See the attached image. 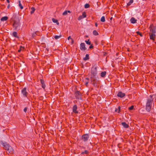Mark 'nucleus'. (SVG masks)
<instances>
[{
  "label": "nucleus",
  "mask_w": 156,
  "mask_h": 156,
  "mask_svg": "<svg viewBox=\"0 0 156 156\" xmlns=\"http://www.w3.org/2000/svg\"><path fill=\"white\" fill-rule=\"evenodd\" d=\"M93 45L91 44L89 48L90 49H91V48H93Z\"/></svg>",
  "instance_id": "obj_40"
},
{
  "label": "nucleus",
  "mask_w": 156,
  "mask_h": 156,
  "mask_svg": "<svg viewBox=\"0 0 156 156\" xmlns=\"http://www.w3.org/2000/svg\"><path fill=\"white\" fill-rule=\"evenodd\" d=\"M136 33L137 34H139V35H140V36H141V37H142L143 36V35L139 31H137L136 32Z\"/></svg>",
  "instance_id": "obj_33"
},
{
  "label": "nucleus",
  "mask_w": 156,
  "mask_h": 156,
  "mask_svg": "<svg viewBox=\"0 0 156 156\" xmlns=\"http://www.w3.org/2000/svg\"><path fill=\"white\" fill-rule=\"evenodd\" d=\"M125 93H122V92L120 91L119 92L117 96L119 97H120L121 98H122L125 96Z\"/></svg>",
  "instance_id": "obj_13"
},
{
  "label": "nucleus",
  "mask_w": 156,
  "mask_h": 156,
  "mask_svg": "<svg viewBox=\"0 0 156 156\" xmlns=\"http://www.w3.org/2000/svg\"><path fill=\"white\" fill-rule=\"evenodd\" d=\"M72 40V42H73V39H71Z\"/></svg>",
  "instance_id": "obj_48"
},
{
  "label": "nucleus",
  "mask_w": 156,
  "mask_h": 156,
  "mask_svg": "<svg viewBox=\"0 0 156 156\" xmlns=\"http://www.w3.org/2000/svg\"><path fill=\"white\" fill-rule=\"evenodd\" d=\"M6 1H7V2L8 3H9L10 2H9V0H6Z\"/></svg>",
  "instance_id": "obj_45"
},
{
  "label": "nucleus",
  "mask_w": 156,
  "mask_h": 156,
  "mask_svg": "<svg viewBox=\"0 0 156 156\" xmlns=\"http://www.w3.org/2000/svg\"><path fill=\"white\" fill-rule=\"evenodd\" d=\"M67 12L70 13V11H67Z\"/></svg>",
  "instance_id": "obj_46"
},
{
  "label": "nucleus",
  "mask_w": 156,
  "mask_h": 156,
  "mask_svg": "<svg viewBox=\"0 0 156 156\" xmlns=\"http://www.w3.org/2000/svg\"><path fill=\"white\" fill-rule=\"evenodd\" d=\"M42 87L43 88H44L45 87V85L44 83L42 84Z\"/></svg>",
  "instance_id": "obj_39"
},
{
  "label": "nucleus",
  "mask_w": 156,
  "mask_h": 156,
  "mask_svg": "<svg viewBox=\"0 0 156 156\" xmlns=\"http://www.w3.org/2000/svg\"><path fill=\"white\" fill-rule=\"evenodd\" d=\"M83 16L82 17V16H80L78 18V20H81V19H83Z\"/></svg>",
  "instance_id": "obj_35"
},
{
  "label": "nucleus",
  "mask_w": 156,
  "mask_h": 156,
  "mask_svg": "<svg viewBox=\"0 0 156 156\" xmlns=\"http://www.w3.org/2000/svg\"><path fill=\"white\" fill-rule=\"evenodd\" d=\"M19 6L21 9L23 8V7L21 4V1L20 0L19 1Z\"/></svg>",
  "instance_id": "obj_21"
},
{
  "label": "nucleus",
  "mask_w": 156,
  "mask_h": 156,
  "mask_svg": "<svg viewBox=\"0 0 156 156\" xmlns=\"http://www.w3.org/2000/svg\"><path fill=\"white\" fill-rule=\"evenodd\" d=\"M112 17L111 18H110V20H112Z\"/></svg>",
  "instance_id": "obj_49"
},
{
  "label": "nucleus",
  "mask_w": 156,
  "mask_h": 156,
  "mask_svg": "<svg viewBox=\"0 0 156 156\" xmlns=\"http://www.w3.org/2000/svg\"><path fill=\"white\" fill-rule=\"evenodd\" d=\"M8 17L7 16H5L2 17L1 20L2 21H6L8 20Z\"/></svg>",
  "instance_id": "obj_16"
},
{
  "label": "nucleus",
  "mask_w": 156,
  "mask_h": 156,
  "mask_svg": "<svg viewBox=\"0 0 156 156\" xmlns=\"http://www.w3.org/2000/svg\"><path fill=\"white\" fill-rule=\"evenodd\" d=\"M27 107H25L23 109V111L25 112H26L27 111Z\"/></svg>",
  "instance_id": "obj_38"
},
{
  "label": "nucleus",
  "mask_w": 156,
  "mask_h": 156,
  "mask_svg": "<svg viewBox=\"0 0 156 156\" xmlns=\"http://www.w3.org/2000/svg\"><path fill=\"white\" fill-rule=\"evenodd\" d=\"M62 37L61 35H60L59 36L55 35L54 36V38L55 39H57L59 38H60Z\"/></svg>",
  "instance_id": "obj_27"
},
{
  "label": "nucleus",
  "mask_w": 156,
  "mask_h": 156,
  "mask_svg": "<svg viewBox=\"0 0 156 156\" xmlns=\"http://www.w3.org/2000/svg\"><path fill=\"white\" fill-rule=\"evenodd\" d=\"M31 14H32L34 13V12L35 10V9L34 8L32 7L31 8Z\"/></svg>",
  "instance_id": "obj_25"
},
{
  "label": "nucleus",
  "mask_w": 156,
  "mask_h": 156,
  "mask_svg": "<svg viewBox=\"0 0 156 156\" xmlns=\"http://www.w3.org/2000/svg\"><path fill=\"white\" fill-rule=\"evenodd\" d=\"M93 34L94 35H98V33L96 30H94L93 31Z\"/></svg>",
  "instance_id": "obj_24"
},
{
  "label": "nucleus",
  "mask_w": 156,
  "mask_h": 156,
  "mask_svg": "<svg viewBox=\"0 0 156 156\" xmlns=\"http://www.w3.org/2000/svg\"><path fill=\"white\" fill-rule=\"evenodd\" d=\"M105 19L104 16H102L101 19V22H104L105 21Z\"/></svg>",
  "instance_id": "obj_22"
},
{
  "label": "nucleus",
  "mask_w": 156,
  "mask_h": 156,
  "mask_svg": "<svg viewBox=\"0 0 156 156\" xmlns=\"http://www.w3.org/2000/svg\"><path fill=\"white\" fill-rule=\"evenodd\" d=\"M1 144L5 149L9 153L12 154L13 153V150L12 147L6 142H1Z\"/></svg>",
  "instance_id": "obj_1"
},
{
  "label": "nucleus",
  "mask_w": 156,
  "mask_h": 156,
  "mask_svg": "<svg viewBox=\"0 0 156 156\" xmlns=\"http://www.w3.org/2000/svg\"><path fill=\"white\" fill-rule=\"evenodd\" d=\"M9 7H10V5H9H9H8L7 6V8H8V9H9Z\"/></svg>",
  "instance_id": "obj_43"
},
{
  "label": "nucleus",
  "mask_w": 156,
  "mask_h": 156,
  "mask_svg": "<svg viewBox=\"0 0 156 156\" xmlns=\"http://www.w3.org/2000/svg\"><path fill=\"white\" fill-rule=\"evenodd\" d=\"M80 49L81 50L85 51L87 49L85 47V45L84 43H82L80 44Z\"/></svg>",
  "instance_id": "obj_10"
},
{
  "label": "nucleus",
  "mask_w": 156,
  "mask_h": 156,
  "mask_svg": "<svg viewBox=\"0 0 156 156\" xmlns=\"http://www.w3.org/2000/svg\"><path fill=\"white\" fill-rule=\"evenodd\" d=\"M149 36H150V39L152 40L153 41H154L155 40V37L156 36L155 34L149 33Z\"/></svg>",
  "instance_id": "obj_11"
},
{
  "label": "nucleus",
  "mask_w": 156,
  "mask_h": 156,
  "mask_svg": "<svg viewBox=\"0 0 156 156\" xmlns=\"http://www.w3.org/2000/svg\"><path fill=\"white\" fill-rule=\"evenodd\" d=\"M133 0H130L129 2L127 3V5L129 6L133 2Z\"/></svg>",
  "instance_id": "obj_23"
},
{
  "label": "nucleus",
  "mask_w": 156,
  "mask_h": 156,
  "mask_svg": "<svg viewBox=\"0 0 156 156\" xmlns=\"http://www.w3.org/2000/svg\"><path fill=\"white\" fill-rule=\"evenodd\" d=\"M26 90L27 88L24 87L21 90L22 93L24 97H27L28 94V93L27 92Z\"/></svg>",
  "instance_id": "obj_9"
},
{
  "label": "nucleus",
  "mask_w": 156,
  "mask_h": 156,
  "mask_svg": "<svg viewBox=\"0 0 156 156\" xmlns=\"http://www.w3.org/2000/svg\"><path fill=\"white\" fill-rule=\"evenodd\" d=\"M106 74V71L102 72L101 73V76L102 77H105Z\"/></svg>",
  "instance_id": "obj_17"
},
{
  "label": "nucleus",
  "mask_w": 156,
  "mask_h": 156,
  "mask_svg": "<svg viewBox=\"0 0 156 156\" xmlns=\"http://www.w3.org/2000/svg\"><path fill=\"white\" fill-rule=\"evenodd\" d=\"M69 39H72L71 38V37L70 36H69L68 37V40H69Z\"/></svg>",
  "instance_id": "obj_42"
},
{
  "label": "nucleus",
  "mask_w": 156,
  "mask_h": 156,
  "mask_svg": "<svg viewBox=\"0 0 156 156\" xmlns=\"http://www.w3.org/2000/svg\"><path fill=\"white\" fill-rule=\"evenodd\" d=\"M121 124L124 128H128L129 127L128 124L126 123L125 122H122L121 123Z\"/></svg>",
  "instance_id": "obj_14"
},
{
  "label": "nucleus",
  "mask_w": 156,
  "mask_h": 156,
  "mask_svg": "<svg viewBox=\"0 0 156 156\" xmlns=\"http://www.w3.org/2000/svg\"><path fill=\"white\" fill-rule=\"evenodd\" d=\"M130 22L132 23H135L137 21L134 18L132 17L130 19Z\"/></svg>",
  "instance_id": "obj_15"
},
{
  "label": "nucleus",
  "mask_w": 156,
  "mask_h": 156,
  "mask_svg": "<svg viewBox=\"0 0 156 156\" xmlns=\"http://www.w3.org/2000/svg\"><path fill=\"white\" fill-rule=\"evenodd\" d=\"M85 41L86 43V44H88L90 45L91 44L90 42L89 41V40H88L87 41L86 40V41Z\"/></svg>",
  "instance_id": "obj_32"
},
{
  "label": "nucleus",
  "mask_w": 156,
  "mask_h": 156,
  "mask_svg": "<svg viewBox=\"0 0 156 156\" xmlns=\"http://www.w3.org/2000/svg\"><path fill=\"white\" fill-rule=\"evenodd\" d=\"M90 7V5L88 4H86L84 5V7L85 8H87Z\"/></svg>",
  "instance_id": "obj_30"
},
{
  "label": "nucleus",
  "mask_w": 156,
  "mask_h": 156,
  "mask_svg": "<svg viewBox=\"0 0 156 156\" xmlns=\"http://www.w3.org/2000/svg\"><path fill=\"white\" fill-rule=\"evenodd\" d=\"M120 111V106H119L118 108V109L115 108V112H117L118 113H119Z\"/></svg>",
  "instance_id": "obj_26"
},
{
  "label": "nucleus",
  "mask_w": 156,
  "mask_h": 156,
  "mask_svg": "<svg viewBox=\"0 0 156 156\" xmlns=\"http://www.w3.org/2000/svg\"><path fill=\"white\" fill-rule=\"evenodd\" d=\"M67 14V11H64L62 13V15H66Z\"/></svg>",
  "instance_id": "obj_36"
},
{
  "label": "nucleus",
  "mask_w": 156,
  "mask_h": 156,
  "mask_svg": "<svg viewBox=\"0 0 156 156\" xmlns=\"http://www.w3.org/2000/svg\"><path fill=\"white\" fill-rule=\"evenodd\" d=\"M40 81H41V84H43L44 83V81L43 80H42V79H41Z\"/></svg>",
  "instance_id": "obj_37"
},
{
  "label": "nucleus",
  "mask_w": 156,
  "mask_h": 156,
  "mask_svg": "<svg viewBox=\"0 0 156 156\" xmlns=\"http://www.w3.org/2000/svg\"><path fill=\"white\" fill-rule=\"evenodd\" d=\"M77 107L76 105H74L73 107V112L76 114L78 113V112L77 110Z\"/></svg>",
  "instance_id": "obj_12"
},
{
  "label": "nucleus",
  "mask_w": 156,
  "mask_h": 156,
  "mask_svg": "<svg viewBox=\"0 0 156 156\" xmlns=\"http://www.w3.org/2000/svg\"><path fill=\"white\" fill-rule=\"evenodd\" d=\"M52 20L53 23H56L58 25H59V23L57 20H56L54 18H52Z\"/></svg>",
  "instance_id": "obj_18"
},
{
  "label": "nucleus",
  "mask_w": 156,
  "mask_h": 156,
  "mask_svg": "<svg viewBox=\"0 0 156 156\" xmlns=\"http://www.w3.org/2000/svg\"><path fill=\"white\" fill-rule=\"evenodd\" d=\"M95 26L96 27H97L98 26V24H97V23H95Z\"/></svg>",
  "instance_id": "obj_44"
},
{
  "label": "nucleus",
  "mask_w": 156,
  "mask_h": 156,
  "mask_svg": "<svg viewBox=\"0 0 156 156\" xmlns=\"http://www.w3.org/2000/svg\"><path fill=\"white\" fill-rule=\"evenodd\" d=\"M24 48L22 46H20V49L18 50V52H20Z\"/></svg>",
  "instance_id": "obj_31"
},
{
  "label": "nucleus",
  "mask_w": 156,
  "mask_h": 156,
  "mask_svg": "<svg viewBox=\"0 0 156 156\" xmlns=\"http://www.w3.org/2000/svg\"><path fill=\"white\" fill-rule=\"evenodd\" d=\"M88 153V151L87 150H85L83 152L81 153L82 154H87Z\"/></svg>",
  "instance_id": "obj_28"
},
{
  "label": "nucleus",
  "mask_w": 156,
  "mask_h": 156,
  "mask_svg": "<svg viewBox=\"0 0 156 156\" xmlns=\"http://www.w3.org/2000/svg\"><path fill=\"white\" fill-rule=\"evenodd\" d=\"M81 16L82 17L83 16V18L86 17V12H83L82 13V15Z\"/></svg>",
  "instance_id": "obj_29"
},
{
  "label": "nucleus",
  "mask_w": 156,
  "mask_h": 156,
  "mask_svg": "<svg viewBox=\"0 0 156 156\" xmlns=\"http://www.w3.org/2000/svg\"><path fill=\"white\" fill-rule=\"evenodd\" d=\"M88 82H87L86 83L85 85H86V86H87V85H88Z\"/></svg>",
  "instance_id": "obj_41"
},
{
  "label": "nucleus",
  "mask_w": 156,
  "mask_h": 156,
  "mask_svg": "<svg viewBox=\"0 0 156 156\" xmlns=\"http://www.w3.org/2000/svg\"><path fill=\"white\" fill-rule=\"evenodd\" d=\"M13 27L14 30H19L20 28V20H18L14 21V23L13 24Z\"/></svg>",
  "instance_id": "obj_3"
},
{
  "label": "nucleus",
  "mask_w": 156,
  "mask_h": 156,
  "mask_svg": "<svg viewBox=\"0 0 156 156\" xmlns=\"http://www.w3.org/2000/svg\"><path fill=\"white\" fill-rule=\"evenodd\" d=\"M152 97L151 95L150 96V98L147 99L146 104V110L148 112H149L151 110V105L153 101Z\"/></svg>",
  "instance_id": "obj_2"
},
{
  "label": "nucleus",
  "mask_w": 156,
  "mask_h": 156,
  "mask_svg": "<svg viewBox=\"0 0 156 156\" xmlns=\"http://www.w3.org/2000/svg\"><path fill=\"white\" fill-rule=\"evenodd\" d=\"M149 28L150 29V32L149 33H151L152 34H155L156 33V26H154L153 24L150 25L149 27Z\"/></svg>",
  "instance_id": "obj_6"
},
{
  "label": "nucleus",
  "mask_w": 156,
  "mask_h": 156,
  "mask_svg": "<svg viewBox=\"0 0 156 156\" xmlns=\"http://www.w3.org/2000/svg\"><path fill=\"white\" fill-rule=\"evenodd\" d=\"M89 58L88 54H87L86 55V57L83 58V60L84 61L88 60Z\"/></svg>",
  "instance_id": "obj_19"
},
{
  "label": "nucleus",
  "mask_w": 156,
  "mask_h": 156,
  "mask_svg": "<svg viewBox=\"0 0 156 156\" xmlns=\"http://www.w3.org/2000/svg\"><path fill=\"white\" fill-rule=\"evenodd\" d=\"M91 83L95 87H97V84L99 83V81L97 80L96 77H90Z\"/></svg>",
  "instance_id": "obj_5"
},
{
  "label": "nucleus",
  "mask_w": 156,
  "mask_h": 156,
  "mask_svg": "<svg viewBox=\"0 0 156 156\" xmlns=\"http://www.w3.org/2000/svg\"><path fill=\"white\" fill-rule=\"evenodd\" d=\"M90 73V77H96L97 73L96 67L94 66L91 68Z\"/></svg>",
  "instance_id": "obj_4"
},
{
  "label": "nucleus",
  "mask_w": 156,
  "mask_h": 156,
  "mask_svg": "<svg viewBox=\"0 0 156 156\" xmlns=\"http://www.w3.org/2000/svg\"><path fill=\"white\" fill-rule=\"evenodd\" d=\"M134 106L133 105H132L129 108V110H132Z\"/></svg>",
  "instance_id": "obj_34"
},
{
  "label": "nucleus",
  "mask_w": 156,
  "mask_h": 156,
  "mask_svg": "<svg viewBox=\"0 0 156 156\" xmlns=\"http://www.w3.org/2000/svg\"><path fill=\"white\" fill-rule=\"evenodd\" d=\"M86 80H89V78H86Z\"/></svg>",
  "instance_id": "obj_47"
},
{
  "label": "nucleus",
  "mask_w": 156,
  "mask_h": 156,
  "mask_svg": "<svg viewBox=\"0 0 156 156\" xmlns=\"http://www.w3.org/2000/svg\"><path fill=\"white\" fill-rule=\"evenodd\" d=\"M13 36L15 37L18 38L17 33L16 32H14L12 33Z\"/></svg>",
  "instance_id": "obj_20"
},
{
  "label": "nucleus",
  "mask_w": 156,
  "mask_h": 156,
  "mask_svg": "<svg viewBox=\"0 0 156 156\" xmlns=\"http://www.w3.org/2000/svg\"><path fill=\"white\" fill-rule=\"evenodd\" d=\"M89 138L88 134H86L83 135L82 136V139L84 142L87 141Z\"/></svg>",
  "instance_id": "obj_8"
},
{
  "label": "nucleus",
  "mask_w": 156,
  "mask_h": 156,
  "mask_svg": "<svg viewBox=\"0 0 156 156\" xmlns=\"http://www.w3.org/2000/svg\"><path fill=\"white\" fill-rule=\"evenodd\" d=\"M75 95L76 98V99H81V94L79 91H76L75 92Z\"/></svg>",
  "instance_id": "obj_7"
}]
</instances>
